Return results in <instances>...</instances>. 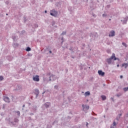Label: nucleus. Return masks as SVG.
I'll list each match as a JSON object with an SVG mask.
<instances>
[{
    "label": "nucleus",
    "instance_id": "4be33fe9",
    "mask_svg": "<svg viewBox=\"0 0 128 128\" xmlns=\"http://www.w3.org/2000/svg\"><path fill=\"white\" fill-rule=\"evenodd\" d=\"M49 52L50 54H52V51L51 50L49 51Z\"/></svg>",
    "mask_w": 128,
    "mask_h": 128
},
{
    "label": "nucleus",
    "instance_id": "f3484780",
    "mask_svg": "<svg viewBox=\"0 0 128 128\" xmlns=\"http://www.w3.org/2000/svg\"><path fill=\"white\" fill-rule=\"evenodd\" d=\"M122 44H123V46H124L126 47V44L124 42H123Z\"/></svg>",
    "mask_w": 128,
    "mask_h": 128
},
{
    "label": "nucleus",
    "instance_id": "9d476101",
    "mask_svg": "<svg viewBox=\"0 0 128 128\" xmlns=\"http://www.w3.org/2000/svg\"><path fill=\"white\" fill-rule=\"evenodd\" d=\"M116 122H113V125L112 126H111L110 128H116Z\"/></svg>",
    "mask_w": 128,
    "mask_h": 128
},
{
    "label": "nucleus",
    "instance_id": "39448f33",
    "mask_svg": "<svg viewBox=\"0 0 128 128\" xmlns=\"http://www.w3.org/2000/svg\"><path fill=\"white\" fill-rule=\"evenodd\" d=\"M116 34V33L114 31L112 30L110 32V34H109V36H114Z\"/></svg>",
    "mask_w": 128,
    "mask_h": 128
},
{
    "label": "nucleus",
    "instance_id": "2eb2a0df",
    "mask_svg": "<svg viewBox=\"0 0 128 128\" xmlns=\"http://www.w3.org/2000/svg\"><path fill=\"white\" fill-rule=\"evenodd\" d=\"M4 80V77L2 76H0V80Z\"/></svg>",
    "mask_w": 128,
    "mask_h": 128
},
{
    "label": "nucleus",
    "instance_id": "5701e85b",
    "mask_svg": "<svg viewBox=\"0 0 128 128\" xmlns=\"http://www.w3.org/2000/svg\"><path fill=\"white\" fill-rule=\"evenodd\" d=\"M120 78H122V76H120Z\"/></svg>",
    "mask_w": 128,
    "mask_h": 128
},
{
    "label": "nucleus",
    "instance_id": "412c9836",
    "mask_svg": "<svg viewBox=\"0 0 128 128\" xmlns=\"http://www.w3.org/2000/svg\"><path fill=\"white\" fill-rule=\"evenodd\" d=\"M86 126H88V123L87 122Z\"/></svg>",
    "mask_w": 128,
    "mask_h": 128
},
{
    "label": "nucleus",
    "instance_id": "a878e982",
    "mask_svg": "<svg viewBox=\"0 0 128 128\" xmlns=\"http://www.w3.org/2000/svg\"><path fill=\"white\" fill-rule=\"evenodd\" d=\"M45 12H46V10H45Z\"/></svg>",
    "mask_w": 128,
    "mask_h": 128
},
{
    "label": "nucleus",
    "instance_id": "4468645a",
    "mask_svg": "<svg viewBox=\"0 0 128 128\" xmlns=\"http://www.w3.org/2000/svg\"><path fill=\"white\" fill-rule=\"evenodd\" d=\"M26 50L27 52H30V47H28V48H26Z\"/></svg>",
    "mask_w": 128,
    "mask_h": 128
},
{
    "label": "nucleus",
    "instance_id": "ddd939ff",
    "mask_svg": "<svg viewBox=\"0 0 128 128\" xmlns=\"http://www.w3.org/2000/svg\"><path fill=\"white\" fill-rule=\"evenodd\" d=\"M44 106H45L46 108H48V106H50V104H44Z\"/></svg>",
    "mask_w": 128,
    "mask_h": 128
},
{
    "label": "nucleus",
    "instance_id": "6ab92c4d",
    "mask_svg": "<svg viewBox=\"0 0 128 128\" xmlns=\"http://www.w3.org/2000/svg\"><path fill=\"white\" fill-rule=\"evenodd\" d=\"M102 16H104H104H106V14H104L102 15Z\"/></svg>",
    "mask_w": 128,
    "mask_h": 128
},
{
    "label": "nucleus",
    "instance_id": "20e7f679",
    "mask_svg": "<svg viewBox=\"0 0 128 128\" xmlns=\"http://www.w3.org/2000/svg\"><path fill=\"white\" fill-rule=\"evenodd\" d=\"M98 74L99 76H104V72H102V70H99L98 71Z\"/></svg>",
    "mask_w": 128,
    "mask_h": 128
},
{
    "label": "nucleus",
    "instance_id": "1a4fd4ad",
    "mask_svg": "<svg viewBox=\"0 0 128 128\" xmlns=\"http://www.w3.org/2000/svg\"><path fill=\"white\" fill-rule=\"evenodd\" d=\"M90 92L88 91L85 92V96H90Z\"/></svg>",
    "mask_w": 128,
    "mask_h": 128
},
{
    "label": "nucleus",
    "instance_id": "0eeeda50",
    "mask_svg": "<svg viewBox=\"0 0 128 128\" xmlns=\"http://www.w3.org/2000/svg\"><path fill=\"white\" fill-rule=\"evenodd\" d=\"M82 106L84 108H86V110H88L90 108V106H84V105H82Z\"/></svg>",
    "mask_w": 128,
    "mask_h": 128
},
{
    "label": "nucleus",
    "instance_id": "393cba45",
    "mask_svg": "<svg viewBox=\"0 0 128 128\" xmlns=\"http://www.w3.org/2000/svg\"><path fill=\"white\" fill-rule=\"evenodd\" d=\"M122 116V114H120V116Z\"/></svg>",
    "mask_w": 128,
    "mask_h": 128
},
{
    "label": "nucleus",
    "instance_id": "a211bd4d",
    "mask_svg": "<svg viewBox=\"0 0 128 128\" xmlns=\"http://www.w3.org/2000/svg\"><path fill=\"white\" fill-rule=\"evenodd\" d=\"M17 114H18V116H20V111H18L17 112Z\"/></svg>",
    "mask_w": 128,
    "mask_h": 128
},
{
    "label": "nucleus",
    "instance_id": "f8f14e48",
    "mask_svg": "<svg viewBox=\"0 0 128 128\" xmlns=\"http://www.w3.org/2000/svg\"><path fill=\"white\" fill-rule=\"evenodd\" d=\"M35 92L37 93V94H40V91L38 89H36Z\"/></svg>",
    "mask_w": 128,
    "mask_h": 128
},
{
    "label": "nucleus",
    "instance_id": "aec40b11",
    "mask_svg": "<svg viewBox=\"0 0 128 128\" xmlns=\"http://www.w3.org/2000/svg\"><path fill=\"white\" fill-rule=\"evenodd\" d=\"M66 32H62V34H66Z\"/></svg>",
    "mask_w": 128,
    "mask_h": 128
},
{
    "label": "nucleus",
    "instance_id": "f03ea898",
    "mask_svg": "<svg viewBox=\"0 0 128 128\" xmlns=\"http://www.w3.org/2000/svg\"><path fill=\"white\" fill-rule=\"evenodd\" d=\"M50 15L53 16H58V12L54 10H52L51 11Z\"/></svg>",
    "mask_w": 128,
    "mask_h": 128
},
{
    "label": "nucleus",
    "instance_id": "dca6fc26",
    "mask_svg": "<svg viewBox=\"0 0 128 128\" xmlns=\"http://www.w3.org/2000/svg\"><path fill=\"white\" fill-rule=\"evenodd\" d=\"M126 88H127V90H126ZM124 92H126V90H128V88H124Z\"/></svg>",
    "mask_w": 128,
    "mask_h": 128
},
{
    "label": "nucleus",
    "instance_id": "b1692460",
    "mask_svg": "<svg viewBox=\"0 0 128 128\" xmlns=\"http://www.w3.org/2000/svg\"><path fill=\"white\" fill-rule=\"evenodd\" d=\"M117 66H118H118H120V64H118Z\"/></svg>",
    "mask_w": 128,
    "mask_h": 128
},
{
    "label": "nucleus",
    "instance_id": "cd10ccee",
    "mask_svg": "<svg viewBox=\"0 0 128 128\" xmlns=\"http://www.w3.org/2000/svg\"><path fill=\"white\" fill-rule=\"evenodd\" d=\"M43 94H44V92H43Z\"/></svg>",
    "mask_w": 128,
    "mask_h": 128
},
{
    "label": "nucleus",
    "instance_id": "6e6552de",
    "mask_svg": "<svg viewBox=\"0 0 128 128\" xmlns=\"http://www.w3.org/2000/svg\"><path fill=\"white\" fill-rule=\"evenodd\" d=\"M122 66H124L125 68H126L128 66V64L126 63H124L122 64Z\"/></svg>",
    "mask_w": 128,
    "mask_h": 128
},
{
    "label": "nucleus",
    "instance_id": "f257e3e1",
    "mask_svg": "<svg viewBox=\"0 0 128 128\" xmlns=\"http://www.w3.org/2000/svg\"><path fill=\"white\" fill-rule=\"evenodd\" d=\"M114 59V60H116V54H112L111 57L108 59H107L106 62H108V64H110L112 62V60Z\"/></svg>",
    "mask_w": 128,
    "mask_h": 128
},
{
    "label": "nucleus",
    "instance_id": "423d86ee",
    "mask_svg": "<svg viewBox=\"0 0 128 128\" xmlns=\"http://www.w3.org/2000/svg\"><path fill=\"white\" fill-rule=\"evenodd\" d=\"M4 102H10V98L8 97H4Z\"/></svg>",
    "mask_w": 128,
    "mask_h": 128
},
{
    "label": "nucleus",
    "instance_id": "9b49d317",
    "mask_svg": "<svg viewBox=\"0 0 128 128\" xmlns=\"http://www.w3.org/2000/svg\"><path fill=\"white\" fill-rule=\"evenodd\" d=\"M101 98L103 100H106V97L104 96H102Z\"/></svg>",
    "mask_w": 128,
    "mask_h": 128
},
{
    "label": "nucleus",
    "instance_id": "7ed1b4c3",
    "mask_svg": "<svg viewBox=\"0 0 128 128\" xmlns=\"http://www.w3.org/2000/svg\"><path fill=\"white\" fill-rule=\"evenodd\" d=\"M33 80H34V82H40V76L38 75L34 76Z\"/></svg>",
    "mask_w": 128,
    "mask_h": 128
},
{
    "label": "nucleus",
    "instance_id": "bb28decb",
    "mask_svg": "<svg viewBox=\"0 0 128 128\" xmlns=\"http://www.w3.org/2000/svg\"><path fill=\"white\" fill-rule=\"evenodd\" d=\"M126 90H128V88H126Z\"/></svg>",
    "mask_w": 128,
    "mask_h": 128
}]
</instances>
